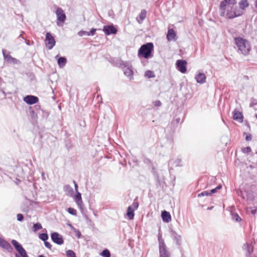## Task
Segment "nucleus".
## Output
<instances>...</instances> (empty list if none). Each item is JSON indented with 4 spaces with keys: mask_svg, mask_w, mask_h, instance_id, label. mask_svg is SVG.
Wrapping results in <instances>:
<instances>
[{
    "mask_svg": "<svg viewBox=\"0 0 257 257\" xmlns=\"http://www.w3.org/2000/svg\"><path fill=\"white\" fill-rule=\"evenodd\" d=\"M236 4V0L222 1L219 6L221 16L228 19H233L241 16L243 13L242 11L237 7Z\"/></svg>",
    "mask_w": 257,
    "mask_h": 257,
    "instance_id": "1",
    "label": "nucleus"
},
{
    "mask_svg": "<svg viewBox=\"0 0 257 257\" xmlns=\"http://www.w3.org/2000/svg\"><path fill=\"white\" fill-rule=\"evenodd\" d=\"M234 42L238 48V51H240L242 54L244 55L249 54L251 50V46L248 41L238 37L234 39Z\"/></svg>",
    "mask_w": 257,
    "mask_h": 257,
    "instance_id": "2",
    "label": "nucleus"
},
{
    "mask_svg": "<svg viewBox=\"0 0 257 257\" xmlns=\"http://www.w3.org/2000/svg\"><path fill=\"white\" fill-rule=\"evenodd\" d=\"M154 50V45L152 43H148L142 45L138 52V55L145 59L152 57V53Z\"/></svg>",
    "mask_w": 257,
    "mask_h": 257,
    "instance_id": "3",
    "label": "nucleus"
},
{
    "mask_svg": "<svg viewBox=\"0 0 257 257\" xmlns=\"http://www.w3.org/2000/svg\"><path fill=\"white\" fill-rule=\"evenodd\" d=\"M12 243L19 252V254H16V257H29L25 249L17 241L13 239Z\"/></svg>",
    "mask_w": 257,
    "mask_h": 257,
    "instance_id": "4",
    "label": "nucleus"
},
{
    "mask_svg": "<svg viewBox=\"0 0 257 257\" xmlns=\"http://www.w3.org/2000/svg\"><path fill=\"white\" fill-rule=\"evenodd\" d=\"M56 14L57 16V25L58 26L62 25L66 20V15L64 11L60 8H57Z\"/></svg>",
    "mask_w": 257,
    "mask_h": 257,
    "instance_id": "5",
    "label": "nucleus"
},
{
    "mask_svg": "<svg viewBox=\"0 0 257 257\" xmlns=\"http://www.w3.org/2000/svg\"><path fill=\"white\" fill-rule=\"evenodd\" d=\"M55 40L52 35L49 32H47L45 38V44L46 47L49 50L52 49L55 45Z\"/></svg>",
    "mask_w": 257,
    "mask_h": 257,
    "instance_id": "6",
    "label": "nucleus"
},
{
    "mask_svg": "<svg viewBox=\"0 0 257 257\" xmlns=\"http://www.w3.org/2000/svg\"><path fill=\"white\" fill-rule=\"evenodd\" d=\"M176 67L177 69L182 73H185L187 71V62L185 60H178L176 61Z\"/></svg>",
    "mask_w": 257,
    "mask_h": 257,
    "instance_id": "7",
    "label": "nucleus"
},
{
    "mask_svg": "<svg viewBox=\"0 0 257 257\" xmlns=\"http://www.w3.org/2000/svg\"><path fill=\"white\" fill-rule=\"evenodd\" d=\"M139 207V203L137 202H135L131 206L127 208L126 215L130 219H133L134 217V211L138 209Z\"/></svg>",
    "mask_w": 257,
    "mask_h": 257,
    "instance_id": "8",
    "label": "nucleus"
},
{
    "mask_svg": "<svg viewBox=\"0 0 257 257\" xmlns=\"http://www.w3.org/2000/svg\"><path fill=\"white\" fill-rule=\"evenodd\" d=\"M51 239L53 242L59 245L63 244L64 240L62 236L57 232H53L51 235Z\"/></svg>",
    "mask_w": 257,
    "mask_h": 257,
    "instance_id": "9",
    "label": "nucleus"
},
{
    "mask_svg": "<svg viewBox=\"0 0 257 257\" xmlns=\"http://www.w3.org/2000/svg\"><path fill=\"white\" fill-rule=\"evenodd\" d=\"M103 31L106 35H109L110 34H115L117 33V29L114 27L113 25H107L104 26L103 28Z\"/></svg>",
    "mask_w": 257,
    "mask_h": 257,
    "instance_id": "10",
    "label": "nucleus"
},
{
    "mask_svg": "<svg viewBox=\"0 0 257 257\" xmlns=\"http://www.w3.org/2000/svg\"><path fill=\"white\" fill-rule=\"evenodd\" d=\"M24 100L29 104H34L38 102L39 99L33 95H27L24 98Z\"/></svg>",
    "mask_w": 257,
    "mask_h": 257,
    "instance_id": "11",
    "label": "nucleus"
},
{
    "mask_svg": "<svg viewBox=\"0 0 257 257\" xmlns=\"http://www.w3.org/2000/svg\"><path fill=\"white\" fill-rule=\"evenodd\" d=\"M167 39L168 41H176L177 40L176 33L174 29H168Z\"/></svg>",
    "mask_w": 257,
    "mask_h": 257,
    "instance_id": "12",
    "label": "nucleus"
},
{
    "mask_svg": "<svg viewBox=\"0 0 257 257\" xmlns=\"http://www.w3.org/2000/svg\"><path fill=\"white\" fill-rule=\"evenodd\" d=\"M0 246L6 249L9 251H12L13 248L11 244L0 237Z\"/></svg>",
    "mask_w": 257,
    "mask_h": 257,
    "instance_id": "13",
    "label": "nucleus"
},
{
    "mask_svg": "<svg viewBox=\"0 0 257 257\" xmlns=\"http://www.w3.org/2000/svg\"><path fill=\"white\" fill-rule=\"evenodd\" d=\"M233 118L239 122H242L243 121L242 114L238 111L234 110L233 112Z\"/></svg>",
    "mask_w": 257,
    "mask_h": 257,
    "instance_id": "14",
    "label": "nucleus"
},
{
    "mask_svg": "<svg viewBox=\"0 0 257 257\" xmlns=\"http://www.w3.org/2000/svg\"><path fill=\"white\" fill-rule=\"evenodd\" d=\"M161 216L164 222H169L171 220V216L170 214L166 211H162Z\"/></svg>",
    "mask_w": 257,
    "mask_h": 257,
    "instance_id": "15",
    "label": "nucleus"
},
{
    "mask_svg": "<svg viewBox=\"0 0 257 257\" xmlns=\"http://www.w3.org/2000/svg\"><path fill=\"white\" fill-rule=\"evenodd\" d=\"M195 79L197 82L199 83H203L206 81L205 75L202 73H199L197 74L195 77Z\"/></svg>",
    "mask_w": 257,
    "mask_h": 257,
    "instance_id": "16",
    "label": "nucleus"
},
{
    "mask_svg": "<svg viewBox=\"0 0 257 257\" xmlns=\"http://www.w3.org/2000/svg\"><path fill=\"white\" fill-rule=\"evenodd\" d=\"M147 15V11L143 10L141 11L139 16L137 18V20L139 23L141 24L145 19Z\"/></svg>",
    "mask_w": 257,
    "mask_h": 257,
    "instance_id": "17",
    "label": "nucleus"
},
{
    "mask_svg": "<svg viewBox=\"0 0 257 257\" xmlns=\"http://www.w3.org/2000/svg\"><path fill=\"white\" fill-rule=\"evenodd\" d=\"M160 257H169V253L164 245L160 246Z\"/></svg>",
    "mask_w": 257,
    "mask_h": 257,
    "instance_id": "18",
    "label": "nucleus"
},
{
    "mask_svg": "<svg viewBox=\"0 0 257 257\" xmlns=\"http://www.w3.org/2000/svg\"><path fill=\"white\" fill-rule=\"evenodd\" d=\"M74 200L76 202V204L79 206H81L82 204V200L81 198V194L77 192L76 194L75 195L74 197Z\"/></svg>",
    "mask_w": 257,
    "mask_h": 257,
    "instance_id": "19",
    "label": "nucleus"
},
{
    "mask_svg": "<svg viewBox=\"0 0 257 257\" xmlns=\"http://www.w3.org/2000/svg\"><path fill=\"white\" fill-rule=\"evenodd\" d=\"M239 5L240 8L241 9V10L242 11L248 6V3L247 0H241L239 3Z\"/></svg>",
    "mask_w": 257,
    "mask_h": 257,
    "instance_id": "20",
    "label": "nucleus"
},
{
    "mask_svg": "<svg viewBox=\"0 0 257 257\" xmlns=\"http://www.w3.org/2000/svg\"><path fill=\"white\" fill-rule=\"evenodd\" d=\"M124 74L128 77H131V79L133 75V71L130 68L126 67L124 69Z\"/></svg>",
    "mask_w": 257,
    "mask_h": 257,
    "instance_id": "21",
    "label": "nucleus"
},
{
    "mask_svg": "<svg viewBox=\"0 0 257 257\" xmlns=\"http://www.w3.org/2000/svg\"><path fill=\"white\" fill-rule=\"evenodd\" d=\"M66 63V59L64 57H60L58 59V64L60 67H63Z\"/></svg>",
    "mask_w": 257,
    "mask_h": 257,
    "instance_id": "22",
    "label": "nucleus"
},
{
    "mask_svg": "<svg viewBox=\"0 0 257 257\" xmlns=\"http://www.w3.org/2000/svg\"><path fill=\"white\" fill-rule=\"evenodd\" d=\"M145 76L148 78H154L155 77L154 72L151 70L146 71Z\"/></svg>",
    "mask_w": 257,
    "mask_h": 257,
    "instance_id": "23",
    "label": "nucleus"
},
{
    "mask_svg": "<svg viewBox=\"0 0 257 257\" xmlns=\"http://www.w3.org/2000/svg\"><path fill=\"white\" fill-rule=\"evenodd\" d=\"M101 255L103 257H110V253L107 249L103 250L100 253Z\"/></svg>",
    "mask_w": 257,
    "mask_h": 257,
    "instance_id": "24",
    "label": "nucleus"
},
{
    "mask_svg": "<svg viewBox=\"0 0 257 257\" xmlns=\"http://www.w3.org/2000/svg\"><path fill=\"white\" fill-rule=\"evenodd\" d=\"M66 254L67 257H76L75 253L72 250H68Z\"/></svg>",
    "mask_w": 257,
    "mask_h": 257,
    "instance_id": "25",
    "label": "nucleus"
},
{
    "mask_svg": "<svg viewBox=\"0 0 257 257\" xmlns=\"http://www.w3.org/2000/svg\"><path fill=\"white\" fill-rule=\"evenodd\" d=\"M33 230L34 231H36L42 228V225L39 223H35L33 225Z\"/></svg>",
    "mask_w": 257,
    "mask_h": 257,
    "instance_id": "26",
    "label": "nucleus"
},
{
    "mask_svg": "<svg viewBox=\"0 0 257 257\" xmlns=\"http://www.w3.org/2000/svg\"><path fill=\"white\" fill-rule=\"evenodd\" d=\"M39 238L41 239H42V240L45 241H46V240L48 239V236L47 234L43 233H41L39 235Z\"/></svg>",
    "mask_w": 257,
    "mask_h": 257,
    "instance_id": "27",
    "label": "nucleus"
},
{
    "mask_svg": "<svg viewBox=\"0 0 257 257\" xmlns=\"http://www.w3.org/2000/svg\"><path fill=\"white\" fill-rule=\"evenodd\" d=\"M68 211L70 214L72 215H76L77 213L76 210L75 209L70 207L68 209Z\"/></svg>",
    "mask_w": 257,
    "mask_h": 257,
    "instance_id": "28",
    "label": "nucleus"
},
{
    "mask_svg": "<svg viewBox=\"0 0 257 257\" xmlns=\"http://www.w3.org/2000/svg\"><path fill=\"white\" fill-rule=\"evenodd\" d=\"M96 31V29L93 28L91 29V30L90 32H87V36H93L95 34Z\"/></svg>",
    "mask_w": 257,
    "mask_h": 257,
    "instance_id": "29",
    "label": "nucleus"
},
{
    "mask_svg": "<svg viewBox=\"0 0 257 257\" xmlns=\"http://www.w3.org/2000/svg\"><path fill=\"white\" fill-rule=\"evenodd\" d=\"M221 185H220L218 186L216 188L212 189L209 194H212L213 193H215L217 190L221 189Z\"/></svg>",
    "mask_w": 257,
    "mask_h": 257,
    "instance_id": "30",
    "label": "nucleus"
},
{
    "mask_svg": "<svg viewBox=\"0 0 257 257\" xmlns=\"http://www.w3.org/2000/svg\"><path fill=\"white\" fill-rule=\"evenodd\" d=\"M242 151L245 153H248L251 152V148L249 147H245L242 150Z\"/></svg>",
    "mask_w": 257,
    "mask_h": 257,
    "instance_id": "31",
    "label": "nucleus"
},
{
    "mask_svg": "<svg viewBox=\"0 0 257 257\" xmlns=\"http://www.w3.org/2000/svg\"><path fill=\"white\" fill-rule=\"evenodd\" d=\"M17 217L18 220L20 221H22L24 219L23 215L22 214H18Z\"/></svg>",
    "mask_w": 257,
    "mask_h": 257,
    "instance_id": "32",
    "label": "nucleus"
},
{
    "mask_svg": "<svg viewBox=\"0 0 257 257\" xmlns=\"http://www.w3.org/2000/svg\"><path fill=\"white\" fill-rule=\"evenodd\" d=\"M233 219H234L237 221H239L241 220L240 217L237 214H233Z\"/></svg>",
    "mask_w": 257,
    "mask_h": 257,
    "instance_id": "33",
    "label": "nucleus"
},
{
    "mask_svg": "<svg viewBox=\"0 0 257 257\" xmlns=\"http://www.w3.org/2000/svg\"><path fill=\"white\" fill-rule=\"evenodd\" d=\"M44 244L46 247H47L49 249H51L52 245L50 242L45 241Z\"/></svg>",
    "mask_w": 257,
    "mask_h": 257,
    "instance_id": "34",
    "label": "nucleus"
},
{
    "mask_svg": "<svg viewBox=\"0 0 257 257\" xmlns=\"http://www.w3.org/2000/svg\"><path fill=\"white\" fill-rule=\"evenodd\" d=\"M209 193H208L207 191H204L201 192L200 194H199L198 196L200 197L201 196H208L209 195H210Z\"/></svg>",
    "mask_w": 257,
    "mask_h": 257,
    "instance_id": "35",
    "label": "nucleus"
},
{
    "mask_svg": "<svg viewBox=\"0 0 257 257\" xmlns=\"http://www.w3.org/2000/svg\"><path fill=\"white\" fill-rule=\"evenodd\" d=\"M154 105L156 107H159V106H160L161 105V102L159 100H157V101H155L154 102Z\"/></svg>",
    "mask_w": 257,
    "mask_h": 257,
    "instance_id": "36",
    "label": "nucleus"
},
{
    "mask_svg": "<svg viewBox=\"0 0 257 257\" xmlns=\"http://www.w3.org/2000/svg\"><path fill=\"white\" fill-rule=\"evenodd\" d=\"M87 32H86V31H80L79 33H78V35L80 36H83V35H87Z\"/></svg>",
    "mask_w": 257,
    "mask_h": 257,
    "instance_id": "37",
    "label": "nucleus"
},
{
    "mask_svg": "<svg viewBox=\"0 0 257 257\" xmlns=\"http://www.w3.org/2000/svg\"><path fill=\"white\" fill-rule=\"evenodd\" d=\"M245 139L247 141L250 140H251V137L250 136H246Z\"/></svg>",
    "mask_w": 257,
    "mask_h": 257,
    "instance_id": "38",
    "label": "nucleus"
},
{
    "mask_svg": "<svg viewBox=\"0 0 257 257\" xmlns=\"http://www.w3.org/2000/svg\"><path fill=\"white\" fill-rule=\"evenodd\" d=\"M75 189L76 191L77 192H78V185L77 184H75Z\"/></svg>",
    "mask_w": 257,
    "mask_h": 257,
    "instance_id": "39",
    "label": "nucleus"
},
{
    "mask_svg": "<svg viewBox=\"0 0 257 257\" xmlns=\"http://www.w3.org/2000/svg\"><path fill=\"white\" fill-rule=\"evenodd\" d=\"M38 257H46V256H44V255H38Z\"/></svg>",
    "mask_w": 257,
    "mask_h": 257,
    "instance_id": "40",
    "label": "nucleus"
},
{
    "mask_svg": "<svg viewBox=\"0 0 257 257\" xmlns=\"http://www.w3.org/2000/svg\"><path fill=\"white\" fill-rule=\"evenodd\" d=\"M256 8H257V0H256V5H255Z\"/></svg>",
    "mask_w": 257,
    "mask_h": 257,
    "instance_id": "41",
    "label": "nucleus"
},
{
    "mask_svg": "<svg viewBox=\"0 0 257 257\" xmlns=\"http://www.w3.org/2000/svg\"><path fill=\"white\" fill-rule=\"evenodd\" d=\"M80 233L79 234H77V235H78V237H80Z\"/></svg>",
    "mask_w": 257,
    "mask_h": 257,
    "instance_id": "42",
    "label": "nucleus"
},
{
    "mask_svg": "<svg viewBox=\"0 0 257 257\" xmlns=\"http://www.w3.org/2000/svg\"><path fill=\"white\" fill-rule=\"evenodd\" d=\"M80 233L79 234H77V235H78V237H80Z\"/></svg>",
    "mask_w": 257,
    "mask_h": 257,
    "instance_id": "43",
    "label": "nucleus"
}]
</instances>
